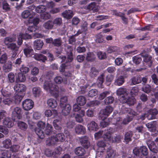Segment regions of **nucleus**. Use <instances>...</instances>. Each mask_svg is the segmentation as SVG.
Listing matches in <instances>:
<instances>
[{"instance_id":"nucleus-1","label":"nucleus","mask_w":158,"mask_h":158,"mask_svg":"<svg viewBox=\"0 0 158 158\" xmlns=\"http://www.w3.org/2000/svg\"><path fill=\"white\" fill-rule=\"evenodd\" d=\"M26 48L24 49V53L27 57H29L31 56H33L32 57L35 59H46L45 56L44 55L39 53H35L32 55L33 52V50L32 47L27 44L26 45Z\"/></svg>"},{"instance_id":"nucleus-2","label":"nucleus","mask_w":158,"mask_h":158,"mask_svg":"<svg viewBox=\"0 0 158 158\" xmlns=\"http://www.w3.org/2000/svg\"><path fill=\"white\" fill-rule=\"evenodd\" d=\"M43 87L45 90H49V92L52 95L55 96V95L56 96L57 94V86L53 84L52 81L50 80H45V82L44 83Z\"/></svg>"},{"instance_id":"nucleus-3","label":"nucleus","mask_w":158,"mask_h":158,"mask_svg":"<svg viewBox=\"0 0 158 158\" xmlns=\"http://www.w3.org/2000/svg\"><path fill=\"white\" fill-rule=\"evenodd\" d=\"M113 110V108L110 106H106L104 109L101 110L99 114V119H103V115L108 116Z\"/></svg>"},{"instance_id":"nucleus-4","label":"nucleus","mask_w":158,"mask_h":158,"mask_svg":"<svg viewBox=\"0 0 158 158\" xmlns=\"http://www.w3.org/2000/svg\"><path fill=\"white\" fill-rule=\"evenodd\" d=\"M21 112L20 108L18 107L14 108L12 113V118L14 120L17 119H21L22 117Z\"/></svg>"},{"instance_id":"nucleus-5","label":"nucleus","mask_w":158,"mask_h":158,"mask_svg":"<svg viewBox=\"0 0 158 158\" xmlns=\"http://www.w3.org/2000/svg\"><path fill=\"white\" fill-rule=\"evenodd\" d=\"M33 102L30 99H27L22 103L23 109L26 110H29L31 109L34 106Z\"/></svg>"},{"instance_id":"nucleus-6","label":"nucleus","mask_w":158,"mask_h":158,"mask_svg":"<svg viewBox=\"0 0 158 158\" xmlns=\"http://www.w3.org/2000/svg\"><path fill=\"white\" fill-rule=\"evenodd\" d=\"M158 113V111L156 109H151L147 111L146 118L148 120H152L156 118V115Z\"/></svg>"},{"instance_id":"nucleus-7","label":"nucleus","mask_w":158,"mask_h":158,"mask_svg":"<svg viewBox=\"0 0 158 158\" xmlns=\"http://www.w3.org/2000/svg\"><path fill=\"white\" fill-rule=\"evenodd\" d=\"M79 140L81 145L86 148H88L90 146V143L88 140V138L86 136L79 138Z\"/></svg>"},{"instance_id":"nucleus-8","label":"nucleus","mask_w":158,"mask_h":158,"mask_svg":"<svg viewBox=\"0 0 158 158\" xmlns=\"http://www.w3.org/2000/svg\"><path fill=\"white\" fill-rule=\"evenodd\" d=\"M147 143L151 151L156 154L158 152V149L157 148L154 142L149 140L147 141Z\"/></svg>"},{"instance_id":"nucleus-9","label":"nucleus","mask_w":158,"mask_h":158,"mask_svg":"<svg viewBox=\"0 0 158 158\" xmlns=\"http://www.w3.org/2000/svg\"><path fill=\"white\" fill-rule=\"evenodd\" d=\"M14 89L18 93H25L26 89V86L23 84H17L14 87Z\"/></svg>"},{"instance_id":"nucleus-10","label":"nucleus","mask_w":158,"mask_h":158,"mask_svg":"<svg viewBox=\"0 0 158 158\" xmlns=\"http://www.w3.org/2000/svg\"><path fill=\"white\" fill-rule=\"evenodd\" d=\"M62 109V113L64 115H68L71 110V106L69 104H61L60 106Z\"/></svg>"},{"instance_id":"nucleus-11","label":"nucleus","mask_w":158,"mask_h":158,"mask_svg":"<svg viewBox=\"0 0 158 158\" xmlns=\"http://www.w3.org/2000/svg\"><path fill=\"white\" fill-rule=\"evenodd\" d=\"M156 125L157 122L154 121L147 123L146 126L149 131L151 132H155L156 130Z\"/></svg>"},{"instance_id":"nucleus-12","label":"nucleus","mask_w":158,"mask_h":158,"mask_svg":"<svg viewBox=\"0 0 158 158\" xmlns=\"http://www.w3.org/2000/svg\"><path fill=\"white\" fill-rule=\"evenodd\" d=\"M16 39L15 36H8L4 39V42L5 45L7 47L11 43L15 42L16 41Z\"/></svg>"},{"instance_id":"nucleus-13","label":"nucleus","mask_w":158,"mask_h":158,"mask_svg":"<svg viewBox=\"0 0 158 158\" xmlns=\"http://www.w3.org/2000/svg\"><path fill=\"white\" fill-rule=\"evenodd\" d=\"M57 142L55 136H52L47 139L46 141V144L48 146H52L56 145Z\"/></svg>"},{"instance_id":"nucleus-14","label":"nucleus","mask_w":158,"mask_h":158,"mask_svg":"<svg viewBox=\"0 0 158 158\" xmlns=\"http://www.w3.org/2000/svg\"><path fill=\"white\" fill-rule=\"evenodd\" d=\"M88 129L90 131H97L98 127L97 124L94 121H92L87 125Z\"/></svg>"},{"instance_id":"nucleus-15","label":"nucleus","mask_w":158,"mask_h":158,"mask_svg":"<svg viewBox=\"0 0 158 158\" xmlns=\"http://www.w3.org/2000/svg\"><path fill=\"white\" fill-rule=\"evenodd\" d=\"M3 124L8 128L12 127L14 125L12 119L9 117L6 118L4 119Z\"/></svg>"},{"instance_id":"nucleus-16","label":"nucleus","mask_w":158,"mask_h":158,"mask_svg":"<svg viewBox=\"0 0 158 158\" xmlns=\"http://www.w3.org/2000/svg\"><path fill=\"white\" fill-rule=\"evenodd\" d=\"M75 132L77 134H84L85 132V129L83 126L78 125L75 128Z\"/></svg>"},{"instance_id":"nucleus-17","label":"nucleus","mask_w":158,"mask_h":158,"mask_svg":"<svg viewBox=\"0 0 158 158\" xmlns=\"http://www.w3.org/2000/svg\"><path fill=\"white\" fill-rule=\"evenodd\" d=\"M12 63L9 60L6 61V64H4L3 67V69L5 72H8L10 71L12 69Z\"/></svg>"},{"instance_id":"nucleus-18","label":"nucleus","mask_w":158,"mask_h":158,"mask_svg":"<svg viewBox=\"0 0 158 158\" xmlns=\"http://www.w3.org/2000/svg\"><path fill=\"white\" fill-rule=\"evenodd\" d=\"M87 9L93 12H97L98 10V6L95 2H93L87 6Z\"/></svg>"},{"instance_id":"nucleus-19","label":"nucleus","mask_w":158,"mask_h":158,"mask_svg":"<svg viewBox=\"0 0 158 158\" xmlns=\"http://www.w3.org/2000/svg\"><path fill=\"white\" fill-rule=\"evenodd\" d=\"M25 95V93H18L15 96V102L17 104H19L22 100Z\"/></svg>"},{"instance_id":"nucleus-20","label":"nucleus","mask_w":158,"mask_h":158,"mask_svg":"<svg viewBox=\"0 0 158 158\" xmlns=\"http://www.w3.org/2000/svg\"><path fill=\"white\" fill-rule=\"evenodd\" d=\"M77 103L80 106H83L86 102V98L83 96H80L78 97L76 99Z\"/></svg>"},{"instance_id":"nucleus-21","label":"nucleus","mask_w":158,"mask_h":158,"mask_svg":"<svg viewBox=\"0 0 158 158\" xmlns=\"http://www.w3.org/2000/svg\"><path fill=\"white\" fill-rule=\"evenodd\" d=\"M48 106L52 108H55L57 107V102L54 99H50L47 101Z\"/></svg>"},{"instance_id":"nucleus-22","label":"nucleus","mask_w":158,"mask_h":158,"mask_svg":"<svg viewBox=\"0 0 158 158\" xmlns=\"http://www.w3.org/2000/svg\"><path fill=\"white\" fill-rule=\"evenodd\" d=\"M98 74V71L94 67L91 68L89 73V75L92 78L96 77Z\"/></svg>"},{"instance_id":"nucleus-23","label":"nucleus","mask_w":158,"mask_h":158,"mask_svg":"<svg viewBox=\"0 0 158 158\" xmlns=\"http://www.w3.org/2000/svg\"><path fill=\"white\" fill-rule=\"evenodd\" d=\"M7 47L14 52H17L19 48V46H17L15 43H11Z\"/></svg>"},{"instance_id":"nucleus-24","label":"nucleus","mask_w":158,"mask_h":158,"mask_svg":"<svg viewBox=\"0 0 158 158\" xmlns=\"http://www.w3.org/2000/svg\"><path fill=\"white\" fill-rule=\"evenodd\" d=\"M75 152L76 155L81 156L85 153V149L82 147H78L75 149Z\"/></svg>"},{"instance_id":"nucleus-25","label":"nucleus","mask_w":158,"mask_h":158,"mask_svg":"<svg viewBox=\"0 0 158 158\" xmlns=\"http://www.w3.org/2000/svg\"><path fill=\"white\" fill-rule=\"evenodd\" d=\"M32 92L35 97H39L40 95L41 92V88L39 87H35L33 88Z\"/></svg>"},{"instance_id":"nucleus-26","label":"nucleus","mask_w":158,"mask_h":158,"mask_svg":"<svg viewBox=\"0 0 158 158\" xmlns=\"http://www.w3.org/2000/svg\"><path fill=\"white\" fill-rule=\"evenodd\" d=\"M125 100V102L129 106L133 105L136 102V100L133 97L126 98Z\"/></svg>"},{"instance_id":"nucleus-27","label":"nucleus","mask_w":158,"mask_h":158,"mask_svg":"<svg viewBox=\"0 0 158 158\" xmlns=\"http://www.w3.org/2000/svg\"><path fill=\"white\" fill-rule=\"evenodd\" d=\"M63 16L67 19H69L73 15V11L71 10H66L62 14Z\"/></svg>"},{"instance_id":"nucleus-28","label":"nucleus","mask_w":158,"mask_h":158,"mask_svg":"<svg viewBox=\"0 0 158 158\" xmlns=\"http://www.w3.org/2000/svg\"><path fill=\"white\" fill-rule=\"evenodd\" d=\"M43 45V41L39 40H35L34 42V45L35 48L37 50H40L42 48Z\"/></svg>"},{"instance_id":"nucleus-29","label":"nucleus","mask_w":158,"mask_h":158,"mask_svg":"<svg viewBox=\"0 0 158 158\" xmlns=\"http://www.w3.org/2000/svg\"><path fill=\"white\" fill-rule=\"evenodd\" d=\"M132 135L133 133L131 131H128L125 133L124 135V140L127 143L131 141Z\"/></svg>"},{"instance_id":"nucleus-30","label":"nucleus","mask_w":158,"mask_h":158,"mask_svg":"<svg viewBox=\"0 0 158 158\" xmlns=\"http://www.w3.org/2000/svg\"><path fill=\"white\" fill-rule=\"evenodd\" d=\"M102 119V120L100 123L101 127L104 128L109 125V121L108 119L106 118V117H103V119Z\"/></svg>"},{"instance_id":"nucleus-31","label":"nucleus","mask_w":158,"mask_h":158,"mask_svg":"<svg viewBox=\"0 0 158 158\" xmlns=\"http://www.w3.org/2000/svg\"><path fill=\"white\" fill-rule=\"evenodd\" d=\"M124 81V77L123 76H120L115 80L114 83L115 85L120 86L122 85Z\"/></svg>"},{"instance_id":"nucleus-32","label":"nucleus","mask_w":158,"mask_h":158,"mask_svg":"<svg viewBox=\"0 0 158 158\" xmlns=\"http://www.w3.org/2000/svg\"><path fill=\"white\" fill-rule=\"evenodd\" d=\"M43 27L46 29L49 30L52 29L53 27V23L51 21H48L45 23Z\"/></svg>"},{"instance_id":"nucleus-33","label":"nucleus","mask_w":158,"mask_h":158,"mask_svg":"<svg viewBox=\"0 0 158 158\" xmlns=\"http://www.w3.org/2000/svg\"><path fill=\"white\" fill-rule=\"evenodd\" d=\"M103 137L105 141L112 143L113 137L112 136L111 134L109 132L104 134Z\"/></svg>"},{"instance_id":"nucleus-34","label":"nucleus","mask_w":158,"mask_h":158,"mask_svg":"<svg viewBox=\"0 0 158 158\" xmlns=\"http://www.w3.org/2000/svg\"><path fill=\"white\" fill-rule=\"evenodd\" d=\"M131 80L132 85H135L140 83L141 82V77L139 76L134 77H132Z\"/></svg>"},{"instance_id":"nucleus-35","label":"nucleus","mask_w":158,"mask_h":158,"mask_svg":"<svg viewBox=\"0 0 158 158\" xmlns=\"http://www.w3.org/2000/svg\"><path fill=\"white\" fill-rule=\"evenodd\" d=\"M26 80L25 76L21 73H19L17 78L16 81L17 82H24Z\"/></svg>"},{"instance_id":"nucleus-36","label":"nucleus","mask_w":158,"mask_h":158,"mask_svg":"<svg viewBox=\"0 0 158 158\" xmlns=\"http://www.w3.org/2000/svg\"><path fill=\"white\" fill-rule=\"evenodd\" d=\"M35 131L38 137L40 139H43L44 137V133L42 129L39 128H36L35 129Z\"/></svg>"},{"instance_id":"nucleus-37","label":"nucleus","mask_w":158,"mask_h":158,"mask_svg":"<svg viewBox=\"0 0 158 158\" xmlns=\"http://www.w3.org/2000/svg\"><path fill=\"white\" fill-rule=\"evenodd\" d=\"M124 110L127 113L132 115L133 117L137 116L138 114L137 112L130 108H124Z\"/></svg>"},{"instance_id":"nucleus-38","label":"nucleus","mask_w":158,"mask_h":158,"mask_svg":"<svg viewBox=\"0 0 158 158\" xmlns=\"http://www.w3.org/2000/svg\"><path fill=\"white\" fill-rule=\"evenodd\" d=\"M3 147L6 148H8L11 145V141L10 139H6L3 141L2 142Z\"/></svg>"},{"instance_id":"nucleus-39","label":"nucleus","mask_w":158,"mask_h":158,"mask_svg":"<svg viewBox=\"0 0 158 158\" xmlns=\"http://www.w3.org/2000/svg\"><path fill=\"white\" fill-rule=\"evenodd\" d=\"M60 121L57 119H56L53 121V124L56 129L59 131L62 129V127L60 124Z\"/></svg>"},{"instance_id":"nucleus-40","label":"nucleus","mask_w":158,"mask_h":158,"mask_svg":"<svg viewBox=\"0 0 158 158\" xmlns=\"http://www.w3.org/2000/svg\"><path fill=\"white\" fill-rule=\"evenodd\" d=\"M46 7L43 5L38 6L35 8V11L38 13L44 12L46 11Z\"/></svg>"},{"instance_id":"nucleus-41","label":"nucleus","mask_w":158,"mask_h":158,"mask_svg":"<svg viewBox=\"0 0 158 158\" xmlns=\"http://www.w3.org/2000/svg\"><path fill=\"white\" fill-rule=\"evenodd\" d=\"M55 137L57 142L59 141L63 142L65 139V136L64 135L61 133L57 134Z\"/></svg>"},{"instance_id":"nucleus-42","label":"nucleus","mask_w":158,"mask_h":158,"mask_svg":"<svg viewBox=\"0 0 158 158\" xmlns=\"http://www.w3.org/2000/svg\"><path fill=\"white\" fill-rule=\"evenodd\" d=\"M116 93L118 95L120 96L122 94H127V90L126 88H121L118 89L116 91Z\"/></svg>"},{"instance_id":"nucleus-43","label":"nucleus","mask_w":158,"mask_h":158,"mask_svg":"<svg viewBox=\"0 0 158 158\" xmlns=\"http://www.w3.org/2000/svg\"><path fill=\"white\" fill-rule=\"evenodd\" d=\"M68 62H67V60H66L65 63L62 64L60 66V72H63L65 71V67L69 65V63L72 61V60H68Z\"/></svg>"},{"instance_id":"nucleus-44","label":"nucleus","mask_w":158,"mask_h":158,"mask_svg":"<svg viewBox=\"0 0 158 158\" xmlns=\"http://www.w3.org/2000/svg\"><path fill=\"white\" fill-rule=\"evenodd\" d=\"M98 93V91L96 89H91L88 93L87 95L90 97H93L96 96Z\"/></svg>"},{"instance_id":"nucleus-45","label":"nucleus","mask_w":158,"mask_h":158,"mask_svg":"<svg viewBox=\"0 0 158 158\" xmlns=\"http://www.w3.org/2000/svg\"><path fill=\"white\" fill-rule=\"evenodd\" d=\"M52 129V126L48 123L47 124L46 127V129L45 130V134L48 135H49L50 134H51Z\"/></svg>"},{"instance_id":"nucleus-46","label":"nucleus","mask_w":158,"mask_h":158,"mask_svg":"<svg viewBox=\"0 0 158 158\" xmlns=\"http://www.w3.org/2000/svg\"><path fill=\"white\" fill-rule=\"evenodd\" d=\"M140 152L144 156H146L148 154V151L145 146H142L139 148Z\"/></svg>"},{"instance_id":"nucleus-47","label":"nucleus","mask_w":158,"mask_h":158,"mask_svg":"<svg viewBox=\"0 0 158 158\" xmlns=\"http://www.w3.org/2000/svg\"><path fill=\"white\" fill-rule=\"evenodd\" d=\"M18 125L20 129L23 130H26L27 127V125L23 122H18Z\"/></svg>"},{"instance_id":"nucleus-48","label":"nucleus","mask_w":158,"mask_h":158,"mask_svg":"<svg viewBox=\"0 0 158 158\" xmlns=\"http://www.w3.org/2000/svg\"><path fill=\"white\" fill-rule=\"evenodd\" d=\"M62 44V40L60 38L54 39L52 42V44L56 47L60 46Z\"/></svg>"},{"instance_id":"nucleus-49","label":"nucleus","mask_w":158,"mask_h":158,"mask_svg":"<svg viewBox=\"0 0 158 158\" xmlns=\"http://www.w3.org/2000/svg\"><path fill=\"white\" fill-rule=\"evenodd\" d=\"M104 75L103 74H101L100 76H99L98 77V78L97 81L98 82V86L99 87H102V84L104 82Z\"/></svg>"},{"instance_id":"nucleus-50","label":"nucleus","mask_w":158,"mask_h":158,"mask_svg":"<svg viewBox=\"0 0 158 158\" xmlns=\"http://www.w3.org/2000/svg\"><path fill=\"white\" fill-rule=\"evenodd\" d=\"M87 29V24L86 22H84L82 25L81 31L79 30L77 32L78 34H80L81 33L85 32Z\"/></svg>"},{"instance_id":"nucleus-51","label":"nucleus","mask_w":158,"mask_h":158,"mask_svg":"<svg viewBox=\"0 0 158 158\" xmlns=\"http://www.w3.org/2000/svg\"><path fill=\"white\" fill-rule=\"evenodd\" d=\"M28 22L30 23H32L34 25L36 26V25L39 23V19L37 18H33L30 17Z\"/></svg>"},{"instance_id":"nucleus-52","label":"nucleus","mask_w":158,"mask_h":158,"mask_svg":"<svg viewBox=\"0 0 158 158\" xmlns=\"http://www.w3.org/2000/svg\"><path fill=\"white\" fill-rule=\"evenodd\" d=\"M52 23H53V25L56 26H59L62 23V20L61 18H56L54 20Z\"/></svg>"},{"instance_id":"nucleus-53","label":"nucleus","mask_w":158,"mask_h":158,"mask_svg":"<svg viewBox=\"0 0 158 158\" xmlns=\"http://www.w3.org/2000/svg\"><path fill=\"white\" fill-rule=\"evenodd\" d=\"M114 100V98L112 96H109L105 99L104 102L105 103L106 105L112 103Z\"/></svg>"},{"instance_id":"nucleus-54","label":"nucleus","mask_w":158,"mask_h":158,"mask_svg":"<svg viewBox=\"0 0 158 158\" xmlns=\"http://www.w3.org/2000/svg\"><path fill=\"white\" fill-rule=\"evenodd\" d=\"M50 17L51 16L47 12H44L40 15L41 19L44 20H47L49 19Z\"/></svg>"},{"instance_id":"nucleus-55","label":"nucleus","mask_w":158,"mask_h":158,"mask_svg":"<svg viewBox=\"0 0 158 158\" xmlns=\"http://www.w3.org/2000/svg\"><path fill=\"white\" fill-rule=\"evenodd\" d=\"M2 94L4 97H8L11 95V94L6 89H2L1 90Z\"/></svg>"},{"instance_id":"nucleus-56","label":"nucleus","mask_w":158,"mask_h":158,"mask_svg":"<svg viewBox=\"0 0 158 158\" xmlns=\"http://www.w3.org/2000/svg\"><path fill=\"white\" fill-rule=\"evenodd\" d=\"M13 100L10 98H4L2 100V102L3 104L6 105H9L12 102Z\"/></svg>"},{"instance_id":"nucleus-57","label":"nucleus","mask_w":158,"mask_h":158,"mask_svg":"<svg viewBox=\"0 0 158 158\" xmlns=\"http://www.w3.org/2000/svg\"><path fill=\"white\" fill-rule=\"evenodd\" d=\"M119 50V48L117 46L110 47L107 49V51L108 53H111L116 51Z\"/></svg>"},{"instance_id":"nucleus-58","label":"nucleus","mask_w":158,"mask_h":158,"mask_svg":"<svg viewBox=\"0 0 158 158\" xmlns=\"http://www.w3.org/2000/svg\"><path fill=\"white\" fill-rule=\"evenodd\" d=\"M31 12L28 10H25L22 13V16L24 19H26L31 15Z\"/></svg>"},{"instance_id":"nucleus-59","label":"nucleus","mask_w":158,"mask_h":158,"mask_svg":"<svg viewBox=\"0 0 158 158\" xmlns=\"http://www.w3.org/2000/svg\"><path fill=\"white\" fill-rule=\"evenodd\" d=\"M97 55L99 59H104L106 58L105 53L101 52H98Z\"/></svg>"},{"instance_id":"nucleus-60","label":"nucleus","mask_w":158,"mask_h":158,"mask_svg":"<svg viewBox=\"0 0 158 158\" xmlns=\"http://www.w3.org/2000/svg\"><path fill=\"white\" fill-rule=\"evenodd\" d=\"M107 153V155L109 157H113L115 155L114 151L110 148H108V149Z\"/></svg>"},{"instance_id":"nucleus-61","label":"nucleus","mask_w":158,"mask_h":158,"mask_svg":"<svg viewBox=\"0 0 158 158\" xmlns=\"http://www.w3.org/2000/svg\"><path fill=\"white\" fill-rule=\"evenodd\" d=\"M139 92V89L138 87H134L131 90L130 93L132 95H136Z\"/></svg>"},{"instance_id":"nucleus-62","label":"nucleus","mask_w":158,"mask_h":158,"mask_svg":"<svg viewBox=\"0 0 158 158\" xmlns=\"http://www.w3.org/2000/svg\"><path fill=\"white\" fill-rule=\"evenodd\" d=\"M8 78L10 83H12L15 81V75L13 73H10L8 74Z\"/></svg>"},{"instance_id":"nucleus-63","label":"nucleus","mask_w":158,"mask_h":158,"mask_svg":"<svg viewBox=\"0 0 158 158\" xmlns=\"http://www.w3.org/2000/svg\"><path fill=\"white\" fill-rule=\"evenodd\" d=\"M82 116L79 114H77L75 116L76 121L78 123H81L83 121V119Z\"/></svg>"},{"instance_id":"nucleus-64","label":"nucleus","mask_w":158,"mask_h":158,"mask_svg":"<svg viewBox=\"0 0 158 158\" xmlns=\"http://www.w3.org/2000/svg\"><path fill=\"white\" fill-rule=\"evenodd\" d=\"M21 73H23L26 74L28 73L29 71V69L28 68L22 66L20 69Z\"/></svg>"}]
</instances>
